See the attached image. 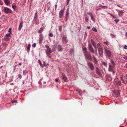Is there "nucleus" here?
<instances>
[{
    "instance_id": "9d476101",
    "label": "nucleus",
    "mask_w": 127,
    "mask_h": 127,
    "mask_svg": "<svg viewBox=\"0 0 127 127\" xmlns=\"http://www.w3.org/2000/svg\"><path fill=\"white\" fill-rule=\"evenodd\" d=\"M39 44L41 43L43 38V36L42 34L41 33L39 36Z\"/></svg>"
},
{
    "instance_id": "de8ad7c7",
    "label": "nucleus",
    "mask_w": 127,
    "mask_h": 127,
    "mask_svg": "<svg viewBox=\"0 0 127 127\" xmlns=\"http://www.w3.org/2000/svg\"><path fill=\"white\" fill-rule=\"evenodd\" d=\"M124 48L125 49H127V46L126 45H125L124 46Z\"/></svg>"
},
{
    "instance_id": "6ab92c4d",
    "label": "nucleus",
    "mask_w": 127,
    "mask_h": 127,
    "mask_svg": "<svg viewBox=\"0 0 127 127\" xmlns=\"http://www.w3.org/2000/svg\"><path fill=\"white\" fill-rule=\"evenodd\" d=\"M57 49L59 51L61 52L63 50V48L61 46L59 45L57 47Z\"/></svg>"
},
{
    "instance_id": "a878e982",
    "label": "nucleus",
    "mask_w": 127,
    "mask_h": 127,
    "mask_svg": "<svg viewBox=\"0 0 127 127\" xmlns=\"http://www.w3.org/2000/svg\"><path fill=\"white\" fill-rule=\"evenodd\" d=\"M38 62L39 64V65L42 67H43V65L42 64V63H41L40 60H39L38 61Z\"/></svg>"
},
{
    "instance_id": "2f4dec72",
    "label": "nucleus",
    "mask_w": 127,
    "mask_h": 127,
    "mask_svg": "<svg viewBox=\"0 0 127 127\" xmlns=\"http://www.w3.org/2000/svg\"><path fill=\"white\" fill-rule=\"evenodd\" d=\"M87 14L89 15L91 17L93 16V14L91 12H90L89 13H88Z\"/></svg>"
},
{
    "instance_id": "ddd939ff",
    "label": "nucleus",
    "mask_w": 127,
    "mask_h": 127,
    "mask_svg": "<svg viewBox=\"0 0 127 127\" xmlns=\"http://www.w3.org/2000/svg\"><path fill=\"white\" fill-rule=\"evenodd\" d=\"M119 92L118 91H116L114 92V95L115 96L118 97L119 95Z\"/></svg>"
},
{
    "instance_id": "1a4fd4ad",
    "label": "nucleus",
    "mask_w": 127,
    "mask_h": 127,
    "mask_svg": "<svg viewBox=\"0 0 127 127\" xmlns=\"http://www.w3.org/2000/svg\"><path fill=\"white\" fill-rule=\"evenodd\" d=\"M98 50L99 55L102 56L103 54V50L102 47L98 48Z\"/></svg>"
},
{
    "instance_id": "0e129e2a",
    "label": "nucleus",
    "mask_w": 127,
    "mask_h": 127,
    "mask_svg": "<svg viewBox=\"0 0 127 127\" xmlns=\"http://www.w3.org/2000/svg\"><path fill=\"white\" fill-rule=\"evenodd\" d=\"M125 35L126 37H127V32H125Z\"/></svg>"
},
{
    "instance_id": "a18cd8bd",
    "label": "nucleus",
    "mask_w": 127,
    "mask_h": 127,
    "mask_svg": "<svg viewBox=\"0 0 127 127\" xmlns=\"http://www.w3.org/2000/svg\"><path fill=\"white\" fill-rule=\"evenodd\" d=\"M82 49L83 51H87V49L86 47H85L84 48H83Z\"/></svg>"
},
{
    "instance_id": "f3484780",
    "label": "nucleus",
    "mask_w": 127,
    "mask_h": 127,
    "mask_svg": "<svg viewBox=\"0 0 127 127\" xmlns=\"http://www.w3.org/2000/svg\"><path fill=\"white\" fill-rule=\"evenodd\" d=\"M110 61L111 64V66H112L113 68L116 65L115 63L112 59Z\"/></svg>"
},
{
    "instance_id": "58836bf2",
    "label": "nucleus",
    "mask_w": 127,
    "mask_h": 127,
    "mask_svg": "<svg viewBox=\"0 0 127 127\" xmlns=\"http://www.w3.org/2000/svg\"><path fill=\"white\" fill-rule=\"evenodd\" d=\"M37 18L38 17L37 16H35L34 18V20H35V21H36Z\"/></svg>"
},
{
    "instance_id": "a211bd4d",
    "label": "nucleus",
    "mask_w": 127,
    "mask_h": 127,
    "mask_svg": "<svg viewBox=\"0 0 127 127\" xmlns=\"http://www.w3.org/2000/svg\"><path fill=\"white\" fill-rule=\"evenodd\" d=\"M23 22L22 21H21L19 25L18 30L19 31H20L21 29L22 26H23Z\"/></svg>"
},
{
    "instance_id": "4be33fe9",
    "label": "nucleus",
    "mask_w": 127,
    "mask_h": 127,
    "mask_svg": "<svg viewBox=\"0 0 127 127\" xmlns=\"http://www.w3.org/2000/svg\"><path fill=\"white\" fill-rule=\"evenodd\" d=\"M124 13L123 11H120L118 12V15L119 16L121 17L122 16V14Z\"/></svg>"
},
{
    "instance_id": "dca6fc26",
    "label": "nucleus",
    "mask_w": 127,
    "mask_h": 127,
    "mask_svg": "<svg viewBox=\"0 0 127 127\" xmlns=\"http://www.w3.org/2000/svg\"><path fill=\"white\" fill-rule=\"evenodd\" d=\"M106 79L108 81H110L112 80V78L109 75H107L106 77Z\"/></svg>"
},
{
    "instance_id": "09e8293b",
    "label": "nucleus",
    "mask_w": 127,
    "mask_h": 127,
    "mask_svg": "<svg viewBox=\"0 0 127 127\" xmlns=\"http://www.w3.org/2000/svg\"><path fill=\"white\" fill-rule=\"evenodd\" d=\"M91 19H92V20H93V21H95V20L94 19V18L93 16L92 17H91Z\"/></svg>"
},
{
    "instance_id": "423d86ee",
    "label": "nucleus",
    "mask_w": 127,
    "mask_h": 127,
    "mask_svg": "<svg viewBox=\"0 0 127 127\" xmlns=\"http://www.w3.org/2000/svg\"><path fill=\"white\" fill-rule=\"evenodd\" d=\"M88 48L90 51L92 53H94V51L93 47H92L91 43H89L88 45Z\"/></svg>"
},
{
    "instance_id": "aec40b11",
    "label": "nucleus",
    "mask_w": 127,
    "mask_h": 127,
    "mask_svg": "<svg viewBox=\"0 0 127 127\" xmlns=\"http://www.w3.org/2000/svg\"><path fill=\"white\" fill-rule=\"evenodd\" d=\"M67 37L65 36L64 35L62 38V41L64 43H66L67 42Z\"/></svg>"
},
{
    "instance_id": "473e14b6",
    "label": "nucleus",
    "mask_w": 127,
    "mask_h": 127,
    "mask_svg": "<svg viewBox=\"0 0 127 127\" xmlns=\"http://www.w3.org/2000/svg\"><path fill=\"white\" fill-rule=\"evenodd\" d=\"M28 72L27 71H26V70H25L23 71V75H25L26 74V73H27Z\"/></svg>"
},
{
    "instance_id": "4d7b16f0",
    "label": "nucleus",
    "mask_w": 127,
    "mask_h": 127,
    "mask_svg": "<svg viewBox=\"0 0 127 127\" xmlns=\"http://www.w3.org/2000/svg\"><path fill=\"white\" fill-rule=\"evenodd\" d=\"M8 32H10V34H11V29L10 28L9 30L8 31Z\"/></svg>"
},
{
    "instance_id": "f8f14e48",
    "label": "nucleus",
    "mask_w": 127,
    "mask_h": 127,
    "mask_svg": "<svg viewBox=\"0 0 127 127\" xmlns=\"http://www.w3.org/2000/svg\"><path fill=\"white\" fill-rule=\"evenodd\" d=\"M96 73L99 76L101 75V73L99 70V69L98 67H96L95 68Z\"/></svg>"
},
{
    "instance_id": "c9c22d12",
    "label": "nucleus",
    "mask_w": 127,
    "mask_h": 127,
    "mask_svg": "<svg viewBox=\"0 0 127 127\" xmlns=\"http://www.w3.org/2000/svg\"><path fill=\"white\" fill-rule=\"evenodd\" d=\"M2 44L4 46H6L7 45V44L5 42L3 43H2Z\"/></svg>"
},
{
    "instance_id": "c85d7f7f",
    "label": "nucleus",
    "mask_w": 127,
    "mask_h": 127,
    "mask_svg": "<svg viewBox=\"0 0 127 127\" xmlns=\"http://www.w3.org/2000/svg\"><path fill=\"white\" fill-rule=\"evenodd\" d=\"M12 8L14 10H15L17 8V6L16 5H12Z\"/></svg>"
},
{
    "instance_id": "4468645a",
    "label": "nucleus",
    "mask_w": 127,
    "mask_h": 127,
    "mask_svg": "<svg viewBox=\"0 0 127 127\" xmlns=\"http://www.w3.org/2000/svg\"><path fill=\"white\" fill-rule=\"evenodd\" d=\"M62 77L63 80H64V82L66 81L67 79V77L65 76L64 74L62 73Z\"/></svg>"
},
{
    "instance_id": "412c9836",
    "label": "nucleus",
    "mask_w": 127,
    "mask_h": 127,
    "mask_svg": "<svg viewBox=\"0 0 127 127\" xmlns=\"http://www.w3.org/2000/svg\"><path fill=\"white\" fill-rule=\"evenodd\" d=\"M4 2L7 5H8L10 4V2L9 0H4Z\"/></svg>"
},
{
    "instance_id": "f704fd0d",
    "label": "nucleus",
    "mask_w": 127,
    "mask_h": 127,
    "mask_svg": "<svg viewBox=\"0 0 127 127\" xmlns=\"http://www.w3.org/2000/svg\"><path fill=\"white\" fill-rule=\"evenodd\" d=\"M94 63L95 64H98V62L96 59L94 60Z\"/></svg>"
},
{
    "instance_id": "20e7f679",
    "label": "nucleus",
    "mask_w": 127,
    "mask_h": 127,
    "mask_svg": "<svg viewBox=\"0 0 127 127\" xmlns=\"http://www.w3.org/2000/svg\"><path fill=\"white\" fill-rule=\"evenodd\" d=\"M87 64L91 70L93 71L94 70V67L93 64L92 63L87 62Z\"/></svg>"
},
{
    "instance_id": "72a5a7b5",
    "label": "nucleus",
    "mask_w": 127,
    "mask_h": 127,
    "mask_svg": "<svg viewBox=\"0 0 127 127\" xmlns=\"http://www.w3.org/2000/svg\"><path fill=\"white\" fill-rule=\"evenodd\" d=\"M101 47L99 43H98L97 44V49L99 48H101Z\"/></svg>"
},
{
    "instance_id": "b1692460",
    "label": "nucleus",
    "mask_w": 127,
    "mask_h": 127,
    "mask_svg": "<svg viewBox=\"0 0 127 127\" xmlns=\"http://www.w3.org/2000/svg\"><path fill=\"white\" fill-rule=\"evenodd\" d=\"M76 91H77V92L79 93V94L80 95H81L82 94V92L81 90L79 89H78Z\"/></svg>"
},
{
    "instance_id": "69168bd1",
    "label": "nucleus",
    "mask_w": 127,
    "mask_h": 127,
    "mask_svg": "<svg viewBox=\"0 0 127 127\" xmlns=\"http://www.w3.org/2000/svg\"><path fill=\"white\" fill-rule=\"evenodd\" d=\"M69 1H67V2H66V4L67 5H68L69 3Z\"/></svg>"
},
{
    "instance_id": "774afa93",
    "label": "nucleus",
    "mask_w": 127,
    "mask_h": 127,
    "mask_svg": "<svg viewBox=\"0 0 127 127\" xmlns=\"http://www.w3.org/2000/svg\"><path fill=\"white\" fill-rule=\"evenodd\" d=\"M35 23L37 24H38L39 23V22H35Z\"/></svg>"
},
{
    "instance_id": "37998d69",
    "label": "nucleus",
    "mask_w": 127,
    "mask_h": 127,
    "mask_svg": "<svg viewBox=\"0 0 127 127\" xmlns=\"http://www.w3.org/2000/svg\"><path fill=\"white\" fill-rule=\"evenodd\" d=\"M10 34H7L5 35V36L7 37H10Z\"/></svg>"
},
{
    "instance_id": "f03ea898",
    "label": "nucleus",
    "mask_w": 127,
    "mask_h": 127,
    "mask_svg": "<svg viewBox=\"0 0 127 127\" xmlns=\"http://www.w3.org/2000/svg\"><path fill=\"white\" fill-rule=\"evenodd\" d=\"M84 54L86 58L90 60L91 61L92 60V56L87 51H86L84 52Z\"/></svg>"
},
{
    "instance_id": "5701e85b",
    "label": "nucleus",
    "mask_w": 127,
    "mask_h": 127,
    "mask_svg": "<svg viewBox=\"0 0 127 127\" xmlns=\"http://www.w3.org/2000/svg\"><path fill=\"white\" fill-rule=\"evenodd\" d=\"M43 31V28L42 27L41 28H40V30H39L38 32L39 33H41Z\"/></svg>"
},
{
    "instance_id": "e433bc0d",
    "label": "nucleus",
    "mask_w": 127,
    "mask_h": 127,
    "mask_svg": "<svg viewBox=\"0 0 127 127\" xmlns=\"http://www.w3.org/2000/svg\"><path fill=\"white\" fill-rule=\"evenodd\" d=\"M53 34L51 33H50L49 34V37H52L53 36Z\"/></svg>"
},
{
    "instance_id": "0eeeda50",
    "label": "nucleus",
    "mask_w": 127,
    "mask_h": 127,
    "mask_svg": "<svg viewBox=\"0 0 127 127\" xmlns=\"http://www.w3.org/2000/svg\"><path fill=\"white\" fill-rule=\"evenodd\" d=\"M113 68L112 66H111V65L109 63V66L108 68V71H110L112 72L113 74L114 75L115 73V71Z\"/></svg>"
},
{
    "instance_id": "603ef678",
    "label": "nucleus",
    "mask_w": 127,
    "mask_h": 127,
    "mask_svg": "<svg viewBox=\"0 0 127 127\" xmlns=\"http://www.w3.org/2000/svg\"><path fill=\"white\" fill-rule=\"evenodd\" d=\"M100 6L102 7V8H107V7L106 6H103L102 5H101Z\"/></svg>"
},
{
    "instance_id": "2eb2a0df",
    "label": "nucleus",
    "mask_w": 127,
    "mask_h": 127,
    "mask_svg": "<svg viewBox=\"0 0 127 127\" xmlns=\"http://www.w3.org/2000/svg\"><path fill=\"white\" fill-rule=\"evenodd\" d=\"M114 83L115 85L120 86L121 85V82L120 80L115 81Z\"/></svg>"
},
{
    "instance_id": "39448f33",
    "label": "nucleus",
    "mask_w": 127,
    "mask_h": 127,
    "mask_svg": "<svg viewBox=\"0 0 127 127\" xmlns=\"http://www.w3.org/2000/svg\"><path fill=\"white\" fill-rule=\"evenodd\" d=\"M121 80L124 83H126L127 81V74L125 75L123 77V76H122L121 77Z\"/></svg>"
},
{
    "instance_id": "a19ab883",
    "label": "nucleus",
    "mask_w": 127,
    "mask_h": 127,
    "mask_svg": "<svg viewBox=\"0 0 127 127\" xmlns=\"http://www.w3.org/2000/svg\"><path fill=\"white\" fill-rule=\"evenodd\" d=\"M102 64L104 65L106 67L107 66V63L104 62H102Z\"/></svg>"
},
{
    "instance_id": "7c9ffc66",
    "label": "nucleus",
    "mask_w": 127,
    "mask_h": 127,
    "mask_svg": "<svg viewBox=\"0 0 127 127\" xmlns=\"http://www.w3.org/2000/svg\"><path fill=\"white\" fill-rule=\"evenodd\" d=\"M92 31H93L95 32H97V30H96V29L94 27H93L92 28Z\"/></svg>"
},
{
    "instance_id": "4c0bfd02",
    "label": "nucleus",
    "mask_w": 127,
    "mask_h": 127,
    "mask_svg": "<svg viewBox=\"0 0 127 127\" xmlns=\"http://www.w3.org/2000/svg\"><path fill=\"white\" fill-rule=\"evenodd\" d=\"M36 44L35 43H34L32 45V47L35 48L36 47Z\"/></svg>"
},
{
    "instance_id": "9b49d317",
    "label": "nucleus",
    "mask_w": 127,
    "mask_h": 127,
    "mask_svg": "<svg viewBox=\"0 0 127 127\" xmlns=\"http://www.w3.org/2000/svg\"><path fill=\"white\" fill-rule=\"evenodd\" d=\"M64 10H61L59 12V15L60 18H62L64 14Z\"/></svg>"
},
{
    "instance_id": "338daca9",
    "label": "nucleus",
    "mask_w": 127,
    "mask_h": 127,
    "mask_svg": "<svg viewBox=\"0 0 127 127\" xmlns=\"http://www.w3.org/2000/svg\"><path fill=\"white\" fill-rule=\"evenodd\" d=\"M84 15L85 16V17H88L85 14H84Z\"/></svg>"
},
{
    "instance_id": "c756f323",
    "label": "nucleus",
    "mask_w": 127,
    "mask_h": 127,
    "mask_svg": "<svg viewBox=\"0 0 127 127\" xmlns=\"http://www.w3.org/2000/svg\"><path fill=\"white\" fill-rule=\"evenodd\" d=\"M91 42L92 43V45H94L96 44L95 43V42L94 41H93V40L92 39L91 40Z\"/></svg>"
},
{
    "instance_id": "e2e57ef3",
    "label": "nucleus",
    "mask_w": 127,
    "mask_h": 127,
    "mask_svg": "<svg viewBox=\"0 0 127 127\" xmlns=\"http://www.w3.org/2000/svg\"><path fill=\"white\" fill-rule=\"evenodd\" d=\"M57 5L56 4L55 5V10L56 9V8H57Z\"/></svg>"
},
{
    "instance_id": "cd10ccee",
    "label": "nucleus",
    "mask_w": 127,
    "mask_h": 127,
    "mask_svg": "<svg viewBox=\"0 0 127 127\" xmlns=\"http://www.w3.org/2000/svg\"><path fill=\"white\" fill-rule=\"evenodd\" d=\"M74 50L73 49H71L70 51V53L71 54H73L74 53Z\"/></svg>"
},
{
    "instance_id": "f257e3e1",
    "label": "nucleus",
    "mask_w": 127,
    "mask_h": 127,
    "mask_svg": "<svg viewBox=\"0 0 127 127\" xmlns=\"http://www.w3.org/2000/svg\"><path fill=\"white\" fill-rule=\"evenodd\" d=\"M104 50L105 52V54L106 58H109L112 56L111 52L109 50L105 48Z\"/></svg>"
},
{
    "instance_id": "7ed1b4c3",
    "label": "nucleus",
    "mask_w": 127,
    "mask_h": 127,
    "mask_svg": "<svg viewBox=\"0 0 127 127\" xmlns=\"http://www.w3.org/2000/svg\"><path fill=\"white\" fill-rule=\"evenodd\" d=\"M4 11L6 14H12L13 12L12 10L9 8L7 7H4L3 9Z\"/></svg>"
},
{
    "instance_id": "c03bdc74",
    "label": "nucleus",
    "mask_w": 127,
    "mask_h": 127,
    "mask_svg": "<svg viewBox=\"0 0 127 127\" xmlns=\"http://www.w3.org/2000/svg\"><path fill=\"white\" fill-rule=\"evenodd\" d=\"M59 30L60 32H61L62 31V27L61 26H60L59 27Z\"/></svg>"
},
{
    "instance_id": "5fc2aeb1",
    "label": "nucleus",
    "mask_w": 127,
    "mask_h": 127,
    "mask_svg": "<svg viewBox=\"0 0 127 127\" xmlns=\"http://www.w3.org/2000/svg\"><path fill=\"white\" fill-rule=\"evenodd\" d=\"M123 58L126 60H127V56H124Z\"/></svg>"
},
{
    "instance_id": "ea45409f",
    "label": "nucleus",
    "mask_w": 127,
    "mask_h": 127,
    "mask_svg": "<svg viewBox=\"0 0 127 127\" xmlns=\"http://www.w3.org/2000/svg\"><path fill=\"white\" fill-rule=\"evenodd\" d=\"M112 38H114L115 37L116 35L114 34H110Z\"/></svg>"
},
{
    "instance_id": "49530a36",
    "label": "nucleus",
    "mask_w": 127,
    "mask_h": 127,
    "mask_svg": "<svg viewBox=\"0 0 127 127\" xmlns=\"http://www.w3.org/2000/svg\"><path fill=\"white\" fill-rule=\"evenodd\" d=\"M114 21L116 22V23H117L119 21V19H116L114 20Z\"/></svg>"
},
{
    "instance_id": "680f3d73",
    "label": "nucleus",
    "mask_w": 127,
    "mask_h": 127,
    "mask_svg": "<svg viewBox=\"0 0 127 127\" xmlns=\"http://www.w3.org/2000/svg\"><path fill=\"white\" fill-rule=\"evenodd\" d=\"M0 3L1 5H2L3 4V3L1 1V0H0Z\"/></svg>"
},
{
    "instance_id": "6e6552de",
    "label": "nucleus",
    "mask_w": 127,
    "mask_h": 127,
    "mask_svg": "<svg viewBox=\"0 0 127 127\" xmlns=\"http://www.w3.org/2000/svg\"><path fill=\"white\" fill-rule=\"evenodd\" d=\"M45 46L47 48V50L46 51V54L47 55H49L50 53H52V51L51 50V48H50L48 46L46 45Z\"/></svg>"
},
{
    "instance_id": "6e6d98bb",
    "label": "nucleus",
    "mask_w": 127,
    "mask_h": 127,
    "mask_svg": "<svg viewBox=\"0 0 127 127\" xmlns=\"http://www.w3.org/2000/svg\"><path fill=\"white\" fill-rule=\"evenodd\" d=\"M93 46L95 49H96L97 47L96 44L94 45Z\"/></svg>"
},
{
    "instance_id": "393cba45",
    "label": "nucleus",
    "mask_w": 127,
    "mask_h": 127,
    "mask_svg": "<svg viewBox=\"0 0 127 127\" xmlns=\"http://www.w3.org/2000/svg\"><path fill=\"white\" fill-rule=\"evenodd\" d=\"M31 45V44H28V45L27 47V50L28 51H29L30 50Z\"/></svg>"
},
{
    "instance_id": "052dcab7",
    "label": "nucleus",
    "mask_w": 127,
    "mask_h": 127,
    "mask_svg": "<svg viewBox=\"0 0 127 127\" xmlns=\"http://www.w3.org/2000/svg\"><path fill=\"white\" fill-rule=\"evenodd\" d=\"M87 28L88 29H90L91 28V27H90L88 26L87 27Z\"/></svg>"
},
{
    "instance_id": "bf43d9fd",
    "label": "nucleus",
    "mask_w": 127,
    "mask_h": 127,
    "mask_svg": "<svg viewBox=\"0 0 127 127\" xmlns=\"http://www.w3.org/2000/svg\"><path fill=\"white\" fill-rule=\"evenodd\" d=\"M58 78H57L55 79V81L56 82H58Z\"/></svg>"
},
{
    "instance_id": "bb28decb",
    "label": "nucleus",
    "mask_w": 127,
    "mask_h": 127,
    "mask_svg": "<svg viewBox=\"0 0 127 127\" xmlns=\"http://www.w3.org/2000/svg\"><path fill=\"white\" fill-rule=\"evenodd\" d=\"M65 16L66 17V19H67L69 16V12L67 10L66 11Z\"/></svg>"
},
{
    "instance_id": "13d9d810",
    "label": "nucleus",
    "mask_w": 127,
    "mask_h": 127,
    "mask_svg": "<svg viewBox=\"0 0 127 127\" xmlns=\"http://www.w3.org/2000/svg\"><path fill=\"white\" fill-rule=\"evenodd\" d=\"M93 56V59L94 60L96 59V58L94 56V55Z\"/></svg>"
},
{
    "instance_id": "864d4df0",
    "label": "nucleus",
    "mask_w": 127,
    "mask_h": 127,
    "mask_svg": "<svg viewBox=\"0 0 127 127\" xmlns=\"http://www.w3.org/2000/svg\"><path fill=\"white\" fill-rule=\"evenodd\" d=\"M22 76L20 75V74H19L18 75V77L20 79H21L22 77Z\"/></svg>"
},
{
    "instance_id": "3c124183",
    "label": "nucleus",
    "mask_w": 127,
    "mask_h": 127,
    "mask_svg": "<svg viewBox=\"0 0 127 127\" xmlns=\"http://www.w3.org/2000/svg\"><path fill=\"white\" fill-rule=\"evenodd\" d=\"M17 102V100H12L11 101V102L12 103H13L14 102Z\"/></svg>"
},
{
    "instance_id": "79ce46f5",
    "label": "nucleus",
    "mask_w": 127,
    "mask_h": 127,
    "mask_svg": "<svg viewBox=\"0 0 127 127\" xmlns=\"http://www.w3.org/2000/svg\"><path fill=\"white\" fill-rule=\"evenodd\" d=\"M85 20L87 22H88L89 21V19L88 17H85Z\"/></svg>"
},
{
    "instance_id": "8fccbe9b",
    "label": "nucleus",
    "mask_w": 127,
    "mask_h": 127,
    "mask_svg": "<svg viewBox=\"0 0 127 127\" xmlns=\"http://www.w3.org/2000/svg\"><path fill=\"white\" fill-rule=\"evenodd\" d=\"M103 43L104 44H106L107 46L108 45V43L107 42H106V41L104 42H103Z\"/></svg>"
}]
</instances>
